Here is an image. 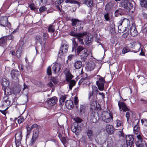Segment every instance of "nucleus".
Masks as SVG:
<instances>
[{"label":"nucleus","instance_id":"obj_1","mask_svg":"<svg viewBox=\"0 0 147 147\" xmlns=\"http://www.w3.org/2000/svg\"><path fill=\"white\" fill-rule=\"evenodd\" d=\"M98 109L97 104L96 100L94 99L90 104V120L92 123H96L99 119L98 113L97 112Z\"/></svg>","mask_w":147,"mask_h":147},{"label":"nucleus","instance_id":"obj_2","mask_svg":"<svg viewBox=\"0 0 147 147\" xmlns=\"http://www.w3.org/2000/svg\"><path fill=\"white\" fill-rule=\"evenodd\" d=\"M118 26V32L119 33H123L129 29L130 27V21L126 18H122L119 22Z\"/></svg>","mask_w":147,"mask_h":147},{"label":"nucleus","instance_id":"obj_3","mask_svg":"<svg viewBox=\"0 0 147 147\" xmlns=\"http://www.w3.org/2000/svg\"><path fill=\"white\" fill-rule=\"evenodd\" d=\"M102 120L106 123H109L113 120V116L112 114L107 111H104L102 114Z\"/></svg>","mask_w":147,"mask_h":147},{"label":"nucleus","instance_id":"obj_4","mask_svg":"<svg viewBox=\"0 0 147 147\" xmlns=\"http://www.w3.org/2000/svg\"><path fill=\"white\" fill-rule=\"evenodd\" d=\"M119 7L126 9H131L133 8V5L129 1L127 0H123L121 1L119 5Z\"/></svg>","mask_w":147,"mask_h":147},{"label":"nucleus","instance_id":"obj_5","mask_svg":"<svg viewBox=\"0 0 147 147\" xmlns=\"http://www.w3.org/2000/svg\"><path fill=\"white\" fill-rule=\"evenodd\" d=\"M83 126V124H79L78 125L76 123H74L72 125L71 129L73 132L77 135L81 131Z\"/></svg>","mask_w":147,"mask_h":147},{"label":"nucleus","instance_id":"obj_6","mask_svg":"<svg viewBox=\"0 0 147 147\" xmlns=\"http://www.w3.org/2000/svg\"><path fill=\"white\" fill-rule=\"evenodd\" d=\"M98 89L97 87L95 86H93L92 87V90L89 92L88 94V98L90 101V104L92 101L94 99H95L96 100H96L94 96L93 95L94 93V95H95L96 96L98 94V93L99 92Z\"/></svg>","mask_w":147,"mask_h":147},{"label":"nucleus","instance_id":"obj_7","mask_svg":"<svg viewBox=\"0 0 147 147\" xmlns=\"http://www.w3.org/2000/svg\"><path fill=\"white\" fill-rule=\"evenodd\" d=\"M57 101V97L55 96L53 97L48 100L47 102H45V105L46 108H49L55 105Z\"/></svg>","mask_w":147,"mask_h":147},{"label":"nucleus","instance_id":"obj_8","mask_svg":"<svg viewBox=\"0 0 147 147\" xmlns=\"http://www.w3.org/2000/svg\"><path fill=\"white\" fill-rule=\"evenodd\" d=\"M71 24L74 26V29H76L77 30H80L83 27L80 26L81 23L80 22L76 19H72L71 20Z\"/></svg>","mask_w":147,"mask_h":147},{"label":"nucleus","instance_id":"obj_9","mask_svg":"<svg viewBox=\"0 0 147 147\" xmlns=\"http://www.w3.org/2000/svg\"><path fill=\"white\" fill-rule=\"evenodd\" d=\"M118 105L120 111H123V112H126L129 110V109L127 107L125 103L123 102L118 101Z\"/></svg>","mask_w":147,"mask_h":147},{"label":"nucleus","instance_id":"obj_10","mask_svg":"<svg viewBox=\"0 0 147 147\" xmlns=\"http://www.w3.org/2000/svg\"><path fill=\"white\" fill-rule=\"evenodd\" d=\"M88 33L87 32V34L85 35V37L84 38V40L85 44L88 46L91 45L92 42V36L90 37L88 35Z\"/></svg>","mask_w":147,"mask_h":147},{"label":"nucleus","instance_id":"obj_11","mask_svg":"<svg viewBox=\"0 0 147 147\" xmlns=\"http://www.w3.org/2000/svg\"><path fill=\"white\" fill-rule=\"evenodd\" d=\"M68 47L67 45H65L64 47V45L61 46L60 50L58 53V56L60 57L61 56L67 53L68 50Z\"/></svg>","mask_w":147,"mask_h":147},{"label":"nucleus","instance_id":"obj_12","mask_svg":"<svg viewBox=\"0 0 147 147\" xmlns=\"http://www.w3.org/2000/svg\"><path fill=\"white\" fill-rule=\"evenodd\" d=\"M127 30L130 31V34L133 36H135L138 34V33L136 30V26L135 25H133Z\"/></svg>","mask_w":147,"mask_h":147},{"label":"nucleus","instance_id":"obj_13","mask_svg":"<svg viewBox=\"0 0 147 147\" xmlns=\"http://www.w3.org/2000/svg\"><path fill=\"white\" fill-rule=\"evenodd\" d=\"M2 105L3 107H7L10 105L11 101L9 100L8 96H4L2 101Z\"/></svg>","mask_w":147,"mask_h":147},{"label":"nucleus","instance_id":"obj_14","mask_svg":"<svg viewBox=\"0 0 147 147\" xmlns=\"http://www.w3.org/2000/svg\"><path fill=\"white\" fill-rule=\"evenodd\" d=\"M8 18L6 17L3 18L0 21V25L3 27L7 26L8 28L10 27V23H7Z\"/></svg>","mask_w":147,"mask_h":147},{"label":"nucleus","instance_id":"obj_15","mask_svg":"<svg viewBox=\"0 0 147 147\" xmlns=\"http://www.w3.org/2000/svg\"><path fill=\"white\" fill-rule=\"evenodd\" d=\"M69 34L72 36L74 37L84 36L87 34V32H85L82 33H77L76 32L75 30L71 31L69 33Z\"/></svg>","mask_w":147,"mask_h":147},{"label":"nucleus","instance_id":"obj_16","mask_svg":"<svg viewBox=\"0 0 147 147\" xmlns=\"http://www.w3.org/2000/svg\"><path fill=\"white\" fill-rule=\"evenodd\" d=\"M39 135V131L36 129L34 130L32 137L31 140V143L33 144L38 138Z\"/></svg>","mask_w":147,"mask_h":147},{"label":"nucleus","instance_id":"obj_17","mask_svg":"<svg viewBox=\"0 0 147 147\" xmlns=\"http://www.w3.org/2000/svg\"><path fill=\"white\" fill-rule=\"evenodd\" d=\"M61 68V65L58 63H55L52 67L53 72L54 73H58L60 71Z\"/></svg>","mask_w":147,"mask_h":147},{"label":"nucleus","instance_id":"obj_18","mask_svg":"<svg viewBox=\"0 0 147 147\" xmlns=\"http://www.w3.org/2000/svg\"><path fill=\"white\" fill-rule=\"evenodd\" d=\"M86 132L89 141H92L94 136L93 130L91 129H88L86 130Z\"/></svg>","mask_w":147,"mask_h":147},{"label":"nucleus","instance_id":"obj_19","mask_svg":"<svg viewBox=\"0 0 147 147\" xmlns=\"http://www.w3.org/2000/svg\"><path fill=\"white\" fill-rule=\"evenodd\" d=\"M106 130L108 134H112L113 133L114 129L112 125L108 124L106 126Z\"/></svg>","mask_w":147,"mask_h":147},{"label":"nucleus","instance_id":"obj_20","mask_svg":"<svg viewBox=\"0 0 147 147\" xmlns=\"http://www.w3.org/2000/svg\"><path fill=\"white\" fill-rule=\"evenodd\" d=\"M115 4L114 3H109L105 5V9L107 11H109L115 7Z\"/></svg>","mask_w":147,"mask_h":147},{"label":"nucleus","instance_id":"obj_21","mask_svg":"<svg viewBox=\"0 0 147 147\" xmlns=\"http://www.w3.org/2000/svg\"><path fill=\"white\" fill-rule=\"evenodd\" d=\"M66 80L67 81H69L71 80L73 76L71 74L70 71L68 69H66L65 72Z\"/></svg>","mask_w":147,"mask_h":147},{"label":"nucleus","instance_id":"obj_22","mask_svg":"<svg viewBox=\"0 0 147 147\" xmlns=\"http://www.w3.org/2000/svg\"><path fill=\"white\" fill-rule=\"evenodd\" d=\"M66 107L68 109H71L74 107L73 102L71 100H66L65 102Z\"/></svg>","mask_w":147,"mask_h":147},{"label":"nucleus","instance_id":"obj_23","mask_svg":"<svg viewBox=\"0 0 147 147\" xmlns=\"http://www.w3.org/2000/svg\"><path fill=\"white\" fill-rule=\"evenodd\" d=\"M135 122H136V124L135 125L133 128V131L134 133L136 134H138V132L140 131V129L139 125H138L139 123V121L136 120Z\"/></svg>","mask_w":147,"mask_h":147},{"label":"nucleus","instance_id":"obj_24","mask_svg":"<svg viewBox=\"0 0 147 147\" xmlns=\"http://www.w3.org/2000/svg\"><path fill=\"white\" fill-rule=\"evenodd\" d=\"M88 50L87 49H85L80 56L81 59L82 61H85L88 57Z\"/></svg>","mask_w":147,"mask_h":147},{"label":"nucleus","instance_id":"obj_25","mask_svg":"<svg viewBox=\"0 0 147 147\" xmlns=\"http://www.w3.org/2000/svg\"><path fill=\"white\" fill-rule=\"evenodd\" d=\"M2 85L3 86L2 88H6V87L9 85V82L8 80L5 78H3L1 81Z\"/></svg>","mask_w":147,"mask_h":147},{"label":"nucleus","instance_id":"obj_26","mask_svg":"<svg viewBox=\"0 0 147 147\" xmlns=\"http://www.w3.org/2000/svg\"><path fill=\"white\" fill-rule=\"evenodd\" d=\"M87 106L85 105H81L80 106V115H82L84 114L86 110Z\"/></svg>","mask_w":147,"mask_h":147},{"label":"nucleus","instance_id":"obj_27","mask_svg":"<svg viewBox=\"0 0 147 147\" xmlns=\"http://www.w3.org/2000/svg\"><path fill=\"white\" fill-rule=\"evenodd\" d=\"M11 74L13 78H17L20 75V72L16 70H13L11 71Z\"/></svg>","mask_w":147,"mask_h":147},{"label":"nucleus","instance_id":"obj_28","mask_svg":"<svg viewBox=\"0 0 147 147\" xmlns=\"http://www.w3.org/2000/svg\"><path fill=\"white\" fill-rule=\"evenodd\" d=\"M22 131L21 130L18 131L16 134L15 139L18 140H21L22 137Z\"/></svg>","mask_w":147,"mask_h":147},{"label":"nucleus","instance_id":"obj_29","mask_svg":"<svg viewBox=\"0 0 147 147\" xmlns=\"http://www.w3.org/2000/svg\"><path fill=\"white\" fill-rule=\"evenodd\" d=\"M135 144L137 147H144L145 145L146 147L147 146V144L145 141L136 142Z\"/></svg>","mask_w":147,"mask_h":147},{"label":"nucleus","instance_id":"obj_30","mask_svg":"<svg viewBox=\"0 0 147 147\" xmlns=\"http://www.w3.org/2000/svg\"><path fill=\"white\" fill-rule=\"evenodd\" d=\"M74 67L76 69H80L82 66V63L80 61H77L74 63Z\"/></svg>","mask_w":147,"mask_h":147},{"label":"nucleus","instance_id":"obj_31","mask_svg":"<svg viewBox=\"0 0 147 147\" xmlns=\"http://www.w3.org/2000/svg\"><path fill=\"white\" fill-rule=\"evenodd\" d=\"M85 49H86L82 46L80 45L77 47V48L75 49V50L76 51V53L77 54L79 55L82 51L83 50L84 51Z\"/></svg>","mask_w":147,"mask_h":147},{"label":"nucleus","instance_id":"obj_32","mask_svg":"<svg viewBox=\"0 0 147 147\" xmlns=\"http://www.w3.org/2000/svg\"><path fill=\"white\" fill-rule=\"evenodd\" d=\"M123 9L120 8H119L116 10L115 12V17H117L119 15H122L123 14Z\"/></svg>","mask_w":147,"mask_h":147},{"label":"nucleus","instance_id":"obj_33","mask_svg":"<svg viewBox=\"0 0 147 147\" xmlns=\"http://www.w3.org/2000/svg\"><path fill=\"white\" fill-rule=\"evenodd\" d=\"M96 84L98 87V89L100 91L103 90L104 88V83H101L98 82V81H96Z\"/></svg>","mask_w":147,"mask_h":147},{"label":"nucleus","instance_id":"obj_34","mask_svg":"<svg viewBox=\"0 0 147 147\" xmlns=\"http://www.w3.org/2000/svg\"><path fill=\"white\" fill-rule=\"evenodd\" d=\"M115 26V24L113 22L110 25V32L112 34H114L116 33Z\"/></svg>","mask_w":147,"mask_h":147},{"label":"nucleus","instance_id":"obj_35","mask_svg":"<svg viewBox=\"0 0 147 147\" xmlns=\"http://www.w3.org/2000/svg\"><path fill=\"white\" fill-rule=\"evenodd\" d=\"M140 4L142 7H147V0H140Z\"/></svg>","mask_w":147,"mask_h":147},{"label":"nucleus","instance_id":"obj_36","mask_svg":"<svg viewBox=\"0 0 147 147\" xmlns=\"http://www.w3.org/2000/svg\"><path fill=\"white\" fill-rule=\"evenodd\" d=\"M22 50L21 48H19L17 50L16 53V55L17 57L19 58L21 56Z\"/></svg>","mask_w":147,"mask_h":147},{"label":"nucleus","instance_id":"obj_37","mask_svg":"<svg viewBox=\"0 0 147 147\" xmlns=\"http://www.w3.org/2000/svg\"><path fill=\"white\" fill-rule=\"evenodd\" d=\"M84 3L88 7H91L93 5L92 0H85L84 1Z\"/></svg>","mask_w":147,"mask_h":147},{"label":"nucleus","instance_id":"obj_38","mask_svg":"<svg viewBox=\"0 0 147 147\" xmlns=\"http://www.w3.org/2000/svg\"><path fill=\"white\" fill-rule=\"evenodd\" d=\"M126 141L129 142H133L134 138L132 135H128L126 136L125 138Z\"/></svg>","mask_w":147,"mask_h":147},{"label":"nucleus","instance_id":"obj_39","mask_svg":"<svg viewBox=\"0 0 147 147\" xmlns=\"http://www.w3.org/2000/svg\"><path fill=\"white\" fill-rule=\"evenodd\" d=\"M48 32L50 33H53L55 30V27L52 25H50L48 28Z\"/></svg>","mask_w":147,"mask_h":147},{"label":"nucleus","instance_id":"obj_40","mask_svg":"<svg viewBox=\"0 0 147 147\" xmlns=\"http://www.w3.org/2000/svg\"><path fill=\"white\" fill-rule=\"evenodd\" d=\"M83 36H82L81 37L77 36V38H73L74 39L75 38H77L78 40V41L79 42V43L82 45H84V43L83 42V39L82 38H81Z\"/></svg>","mask_w":147,"mask_h":147},{"label":"nucleus","instance_id":"obj_41","mask_svg":"<svg viewBox=\"0 0 147 147\" xmlns=\"http://www.w3.org/2000/svg\"><path fill=\"white\" fill-rule=\"evenodd\" d=\"M19 119H18V121L19 123H22L25 120V118L22 115L18 117Z\"/></svg>","mask_w":147,"mask_h":147},{"label":"nucleus","instance_id":"obj_42","mask_svg":"<svg viewBox=\"0 0 147 147\" xmlns=\"http://www.w3.org/2000/svg\"><path fill=\"white\" fill-rule=\"evenodd\" d=\"M88 68L90 70H93L95 67V65L94 63H89L88 64Z\"/></svg>","mask_w":147,"mask_h":147},{"label":"nucleus","instance_id":"obj_43","mask_svg":"<svg viewBox=\"0 0 147 147\" xmlns=\"http://www.w3.org/2000/svg\"><path fill=\"white\" fill-rule=\"evenodd\" d=\"M75 122L74 123H76L78 125L79 124H83L81 122L82 121V120L79 117H77L75 119Z\"/></svg>","mask_w":147,"mask_h":147},{"label":"nucleus","instance_id":"obj_44","mask_svg":"<svg viewBox=\"0 0 147 147\" xmlns=\"http://www.w3.org/2000/svg\"><path fill=\"white\" fill-rule=\"evenodd\" d=\"M140 101L142 104L145 105L147 104V98H141L140 100Z\"/></svg>","mask_w":147,"mask_h":147},{"label":"nucleus","instance_id":"obj_45","mask_svg":"<svg viewBox=\"0 0 147 147\" xmlns=\"http://www.w3.org/2000/svg\"><path fill=\"white\" fill-rule=\"evenodd\" d=\"M66 99V96L65 95L61 96L59 102L60 103L62 104V103Z\"/></svg>","mask_w":147,"mask_h":147},{"label":"nucleus","instance_id":"obj_46","mask_svg":"<svg viewBox=\"0 0 147 147\" xmlns=\"http://www.w3.org/2000/svg\"><path fill=\"white\" fill-rule=\"evenodd\" d=\"M51 80L55 84H57L58 82V80L57 79V78L56 77H51Z\"/></svg>","mask_w":147,"mask_h":147},{"label":"nucleus","instance_id":"obj_47","mask_svg":"<svg viewBox=\"0 0 147 147\" xmlns=\"http://www.w3.org/2000/svg\"><path fill=\"white\" fill-rule=\"evenodd\" d=\"M42 38L41 36H37L36 37V42H37L40 43L41 44L42 42Z\"/></svg>","mask_w":147,"mask_h":147},{"label":"nucleus","instance_id":"obj_48","mask_svg":"<svg viewBox=\"0 0 147 147\" xmlns=\"http://www.w3.org/2000/svg\"><path fill=\"white\" fill-rule=\"evenodd\" d=\"M104 17L105 20L107 21H109L110 19V18L109 16V13H107L104 15Z\"/></svg>","mask_w":147,"mask_h":147},{"label":"nucleus","instance_id":"obj_49","mask_svg":"<svg viewBox=\"0 0 147 147\" xmlns=\"http://www.w3.org/2000/svg\"><path fill=\"white\" fill-rule=\"evenodd\" d=\"M142 32L145 33L147 32V24H145L142 28Z\"/></svg>","mask_w":147,"mask_h":147},{"label":"nucleus","instance_id":"obj_50","mask_svg":"<svg viewBox=\"0 0 147 147\" xmlns=\"http://www.w3.org/2000/svg\"><path fill=\"white\" fill-rule=\"evenodd\" d=\"M136 137L138 139V140L136 142H142L145 141L143 138L142 137L140 134H138L136 136Z\"/></svg>","mask_w":147,"mask_h":147},{"label":"nucleus","instance_id":"obj_51","mask_svg":"<svg viewBox=\"0 0 147 147\" xmlns=\"http://www.w3.org/2000/svg\"><path fill=\"white\" fill-rule=\"evenodd\" d=\"M127 147H133V142H129L126 141Z\"/></svg>","mask_w":147,"mask_h":147},{"label":"nucleus","instance_id":"obj_52","mask_svg":"<svg viewBox=\"0 0 147 147\" xmlns=\"http://www.w3.org/2000/svg\"><path fill=\"white\" fill-rule=\"evenodd\" d=\"M65 3H66L76 4L78 3V2L74 0H66L65 1Z\"/></svg>","mask_w":147,"mask_h":147},{"label":"nucleus","instance_id":"obj_53","mask_svg":"<svg viewBox=\"0 0 147 147\" xmlns=\"http://www.w3.org/2000/svg\"><path fill=\"white\" fill-rule=\"evenodd\" d=\"M6 40V38L5 37H2L0 38V45L5 43Z\"/></svg>","mask_w":147,"mask_h":147},{"label":"nucleus","instance_id":"obj_54","mask_svg":"<svg viewBox=\"0 0 147 147\" xmlns=\"http://www.w3.org/2000/svg\"><path fill=\"white\" fill-rule=\"evenodd\" d=\"M141 122L142 125L145 126H146L147 123V120L145 119H142L141 120Z\"/></svg>","mask_w":147,"mask_h":147},{"label":"nucleus","instance_id":"obj_55","mask_svg":"<svg viewBox=\"0 0 147 147\" xmlns=\"http://www.w3.org/2000/svg\"><path fill=\"white\" fill-rule=\"evenodd\" d=\"M47 72V74L49 76H50L51 74V67L49 66L48 67Z\"/></svg>","mask_w":147,"mask_h":147},{"label":"nucleus","instance_id":"obj_56","mask_svg":"<svg viewBox=\"0 0 147 147\" xmlns=\"http://www.w3.org/2000/svg\"><path fill=\"white\" fill-rule=\"evenodd\" d=\"M26 129L27 130V134L26 136L27 137L28 136L30 135L32 129L30 128V127L29 126L27 127Z\"/></svg>","mask_w":147,"mask_h":147},{"label":"nucleus","instance_id":"obj_57","mask_svg":"<svg viewBox=\"0 0 147 147\" xmlns=\"http://www.w3.org/2000/svg\"><path fill=\"white\" fill-rule=\"evenodd\" d=\"M42 36L43 41H46L48 36V34L47 33H43Z\"/></svg>","mask_w":147,"mask_h":147},{"label":"nucleus","instance_id":"obj_58","mask_svg":"<svg viewBox=\"0 0 147 147\" xmlns=\"http://www.w3.org/2000/svg\"><path fill=\"white\" fill-rule=\"evenodd\" d=\"M129 51V50L128 48L125 47L123 49L122 51V53L123 54H124L128 52Z\"/></svg>","mask_w":147,"mask_h":147},{"label":"nucleus","instance_id":"obj_59","mask_svg":"<svg viewBox=\"0 0 147 147\" xmlns=\"http://www.w3.org/2000/svg\"><path fill=\"white\" fill-rule=\"evenodd\" d=\"M30 8L31 10H34L36 9V7L34 4L31 3L29 5Z\"/></svg>","mask_w":147,"mask_h":147},{"label":"nucleus","instance_id":"obj_60","mask_svg":"<svg viewBox=\"0 0 147 147\" xmlns=\"http://www.w3.org/2000/svg\"><path fill=\"white\" fill-rule=\"evenodd\" d=\"M15 143L16 147H18L21 144V140H18L15 139Z\"/></svg>","mask_w":147,"mask_h":147},{"label":"nucleus","instance_id":"obj_61","mask_svg":"<svg viewBox=\"0 0 147 147\" xmlns=\"http://www.w3.org/2000/svg\"><path fill=\"white\" fill-rule=\"evenodd\" d=\"M47 8L44 6L40 7L39 9V11L40 12H43L46 10Z\"/></svg>","mask_w":147,"mask_h":147},{"label":"nucleus","instance_id":"obj_62","mask_svg":"<svg viewBox=\"0 0 147 147\" xmlns=\"http://www.w3.org/2000/svg\"><path fill=\"white\" fill-rule=\"evenodd\" d=\"M73 45V47L72 48V51L74 50V48H76L78 45V44L74 40L72 41Z\"/></svg>","mask_w":147,"mask_h":147},{"label":"nucleus","instance_id":"obj_63","mask_svg":"<svg viewBox=\"0 0 147 147\" xmlns=\"http://www.w3.org/2000/svg\"><path fill=\"white\" fill-rule=\"evenodd\" d=\"M130 112L129 111L127 112L126 114L125 117L127 118V122H128L129 121L130 117Z\"/></svg>","mask_w":147,"mask_h":147},{"label":"nucleus","instance_id":"obj_64","mask_svg":"<svg viewBox=\"0 0 147 147\" xmlns=\"http://www.w3.org/2000/svg\"><path fill=\"white\" fill-rule=\"evenodd\" d=\"M69 83V85H71L73 86H74L76 84V82L75 81L73 80H70V81H68Z\"/></svg>","mask_w":147,"mask_h":147}]
</instances>
